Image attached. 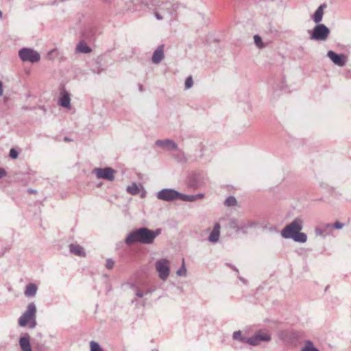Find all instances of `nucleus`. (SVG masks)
<instances>
[{"label": "nucleus", "mask_w": 351, "mask_h": 351, "mask_svg": "<svg viewBox=\"0 0 351 351\" xmlns=\"http://www.w3.org/2000/svg\"><path fill=\"white\" fill-rule=\"evenodd\" d=\"M161 229L154 230L146 227H141L131 231L125 239L126 245L130 246L134 243L151 245L154 243L156 238L161 234Z\"/></svg>", "instance_id": "nucleus-1"}, {"label": "nucleus", "mask_w": 351, "mask_h": 351, "mask_svg": "<svg viewBox=\"0 0 351 351\" xmlns=\"http://www.w3.org/2000/svg\"><path fill=\"white\" fill-rule=\"evenodd\" d=\"M326 7L327 5L326 3L321 4L312 16V19L315 23H317V25L313 27L311 32V40L315 41H326L330 35V29L324 24L320 23L323 19L324 10Z\"/></svg>", "instance_id": "nucleus-2"}, {"label": "nucleus", "mask_w": 351, "mask_h": 351, "mask_svg": "<svg viewBox=\"0 0 351 351\" xmlns=\"http://www.w3.org/2000/svg\"><path fill=\"white\" fill-rule=\"evenodd\" d=\"M152 5L155 7L154 15L158 20H162L167 16L171 18L179 8L175 0H153Z\"/></svg>", "instance_id": "nucleus-3"}, {"label": "nucleus", "mask_w": 351, "mask_h": 351, "mask_svg": "<svg viewBox=\"0 0 351 351\" xmlns=\"http://www.w3.org/2000/svg\"><path fill=\"white\" fill-rule=\"evenodd\" d=\"M18 324L21 327L28 326L32 329L36 326V306L34 302L28 304L26 310L19 318Z\"/></svg>", "instance_id": "nucleus-4"}, {"label": "nucleus", "mask_w": 351, "mask_h": 351, "mask_svg": "<svg viewBox=\"0 0 351 351\" xmlns=\"http://www.w3.org/2000/svg\"><path fill=\"white\" fill-rule=\"evenodd\" d=\"M304 219L302 216L297 217L290 223L287 224L280 232L284 239H290L295 234L301 231L303 228Z\"/></svg>", "instance_id": "nucleus-5"}, {"label": "nucleus", "mask_w": 351, "mask_h": 351, "mask_svg": "<svg viewBox=\"0 0 351 351\" xmlns=\"http://www.w3.org/2000/svg\"><path fill=\"white\" fill-rule=\"evenodd\" d=\"M155 269L158 277L165 281L170 274V261L167 258H161L155 263Z\"/></svg>", "instance_id": "nucleus-6"}, {"label": "nucleus", "mask_w": 351, "mask_h": 351, "mask_svg": "<svg viewBox=\"0 0 351 351\" xmlns=\"http://www.w3.org/2000/svg\"><path fill=\"white\" fill-rule=\"evenodd\" d=\"M19 56L23 62H38L40 59V53L32 48H22L19 51Z\"/></svg>", "instance_id": "nucleus-7"}, {"label": "nucleus", "mask_w": 351, "mask_h": 351, "mask_svg": "<svg viewBox=\"0 0 351 351\" xmlns=\"http://www.w3.org/2000/svg\"><path fill=\"white\" fill-rule=\"evenodd\" d=\"M93 173L95 174L97 178L104 179L108 181H113L115 178L114 173L116 171L109 167L105 168H95Z\"/></svg>", "instance_id": "nucleus-8"}, {"label": "nucleus", "mask_w": 351, "mask_h": 351, "mask_svg": "<svg viewBox=\"0 0 351 351\" xmlns=\"http://www.w3.org/2000/svg\"><path fill=\"white\" fill-rule=\"evenodd\" d=\"M156 197L160 200L171 202L178 199L179 192L172 189H163L158 192Z\"/></svg>", "instance_id": "nucleus-9"}, {"label": "nucleus", "mask_w": 351, "mask_h": 351, "mask_svg": "<svg viewBox=\"0 0 351 351\" xmlns=\"http://www.w3.org/2000/svg\"><path fill=\"white\" fill-rule=\"evenodd\" d=\"M327 56L331 61L338 66H343L348 61V57L343 53H336L335 51L330 50L327 52Z\"/></svg>", "instance_id": "nucleus-10"}, {"label": "nucleus", "mask_w": 351, "mask_h": 351, "mask_svg": "<svg viewBox=\"0 0 351 351\" xmlns=\"http://www.w3.org/2000/svg\"><path fill=\"white\" fill-rule=\"evenodd\" d=\"M58 104L66 109H71V95L65 89H61Z\"/></svg>", "instance_id": "nucleus-11"}, {"label": "nucleus", "mask_w": 351, "mask_h": 351, "mask_svg": "<svg viewBox=\"0 0 351 351\" xmlns=\"http://www.w3.org/2000/svg\"><path fill=\"white\" fill-rule=\"evenodd\" d=\"M155 143L156 145L167 151L178 149V145L172 140L168 138L164 140H157Z\"/></svg>", "instance_id": "nucleus-12"}, {"label": "nucleus", "mask_w": 351, "mask_h": 351, "mask_svg": "<svg viewBox=\"0 0 351 351\" xmlns=\"http://www.w3.org/2000/svg\"><path fill=\"white\" fill-rule=\"evenodd\" d=\"M332 232V223H323L315 228V234L323 237L330 235Z\"/></svg>", "instance_id": "nucleus-13"}, {"label": "nucleus", "mask_w": 351, "mask_h": 351, "mask_svg": "<svg viewBox=\"0 0 351 351\" xmlns=\"http://www.w3.org/2000/svg\"><path fill=\"white\" fill-rule=\"evenodd\" d=\"M165 58V45H159L154 51L152 57V62L154 64H159Z\"/></svg>", "instance_id": "nucleus-14"}, {"label": "nucleus", "mask_w": 351, "mask_h": 351, "mask_svg": "<svg viewBox=\"0 0 351 351\" xmlns=\"http://www.w3.org/2000/svg\"><path fill=\"white\" fill-rule=\"evenodd\" d=\"M19 343L22 351H32L30 344V336L28 333H24L20 337Z\"/></svg>", "instance_id": "nucleus-15"}, {"label": "nucleus", "mask_w": 351, "mask_h": 351, "mask_svg": "<svg viewBox=\"0 0 351 351\" xmlns=\"http://www.w3.org/2000/svg\"><path fill=\"white\" fill-rule=\"evenodd\" d=\"M220 224L219 223H215L213 230L211 231L210 235L208 237V241H210V243H215L219 241L220 236Z\"/></svg>", "instance_id": "nucleus-16"}, {"label": "nucleus", "mask_w": 351, "mask_h": 351, "mask_svg": "<svg viewBox=\"0 0 351 351\" xmlns=\"http://www.w3.org/2000/svg\"><path fill=\"white\" fill-rule=\"evenodd\" d=\"M69 251L71 254L81 256L85 257L86 252H84L83 247L77 244L71 243L69 245Z\"/></svg>", "instance_id": "nucleus-17"}, {"label": "nucleus", "mask_w": 351, "mask_h": 351, "mask_svg": "<svg viewBox=\"0 0 351 351\" xmlns=\"http://www.w3.org/2000/svg\"><path fill=\"white\" fill-rule=\"evenodd\" d=\"M38 287L36 284L29 283L26 286L24 295L27 298L34 297L37 293Z\"/></svg>", "instance_id": "nucleus-18"}, {"label": "nucleus", "mask_w": 351, "mask_h": 351, "mask_svg": "<svg viewBox=\"0 0 351 351\" xmlns=\"http://www.w3.org/2000/svg\"><path fill=\"white\" fill-rule=\"evenodd\" d=\"M202 183V178L199 175H193L189 180V185L194 189L199 188Z\"/></svg>", "instance_id": "nucleus-19"}, {"label": "nucleus", "mask_w": 351, "mask_h": 351, "mask_svg": "<svg viewBox=\"0 0 351 351\" xmlns=\"http://www.w3.org/2000/svg\"><path fill=\"white\" fill-rule=\"evenodd\" d=\"M290 239H292L295 242L303 243L307 241V235L304 232H301V231H300L292 236Z\"/></svg>", "instance_id": "nucleus-20"}, {"label": "nucleus", "mask_w": 351, "mask_h": 351, "mask_svg": "<svg viewBox=\"0 0 351 351\" xmlns=\"http://www.w3.org/2000/svg\"><path fill=\"white\" fill-rule=\"evenodd\" d=\"M91 48L88 46L85 43L80 42L76 46V51L83 53H88L91 52Z\"/></svg>", "instance_id": "nucleus-21"}, {"label": "nucleus", "mask_w": 351, "mask_h": 351, "mask_svg": "<svg viewBox=\"0 0 351 351\" xmlns=\"http://www.w3.org/2000/svg\"><path fill=\"white\" fill-rule=\"evenodd\" d=\"M255 335L259 341H269L271 339V335L267 332L259 330Z\"/></svg>", "instance_id": "nucleus-22"}, {"label": "nucleus", "mask_w": 351, "mask_h": 351, "mask_svg": "<svg viewBox=\"0 0 351 351\" xmlns=\"http://www.w3.org/2000/svg\"><path fill=\"white\" fill-rule=\"evenodd\" d=\"M228 226L231 229L235 230V231L238 233L242 232L243 233V223L239 224L237 223V221L234 219H231L229 221Z\"/></svg>", "instance_id": "nucleus-23"}, {"label": "nucleus", "mask_w": 351, "mask_h": 351, "mask_svg": "<svg viewBox=\"0 0 351 351\" xmlns=\"http://www.w3.org/2000/svg\"><path fill=\"white\" fill-rule=\"evenodd\" d=\"M241 342L245 343L253 346H258L260 343L255 334L253 337L241 339Z\"/></svg>", "instance_id": "nucleus-24"}, {"label": "nucleus", "mask_w": 351, "mask_h": 351, "mask_svg": "<svg viewBox=\"0 0 351 351\" xmlns=\"http://www.w3.org/2000/svg\"><path fill=\"white\" fill-rule=\"evenodd\" d=\"M177 152L176 154H173V157L178 162H181V163H184V162H186V160H187V158L184 153V152H182V150L179 149L178 148L177 150H176Z\"/></svg>", "instance_id": "nucleus-25"}, {"label": "nucleus", "mask_w": 351, "mask_h": 351, "mask_svg": "<svg viewBox=\"0 0 351 351\" xmlns=\"http://www.w3.org/2000/svg\"><path fill=\"white\" fill-rule=\"evenodd\" d=\"M300 351H319V350L314 346V344L311 341L307 340L304 342V345L302 347V348L300 350Z\"/></svg>", "instance_id": "nucleus-26"}, {"label": "nucleus", "mask_w": 351, "mask_h": 351, "mask_svg": "<svg viewBox=\"0 0 351 351\" xmlns=\"http://www.w3.org/2000/svg\"><path fill=\"white\" fill-rule=\"evenodd\" d=\"M178 199H180L183 202H192L195 201V197L193 195H185L179 192Z\"/></svg>", "instance_id": "nucleus-27"}, {"label": "nucleus", "mask_w": 351, "mask_h": 351, "mask_svg": "<svg viewBox=\"0 0 351 351\" xmlns=\"http://www.w3.org/2000/svg\"><path fill=\"white\" fill-rule=\"evenodd\" d=\"M256 223L253 221H247L245 223H243V233L246 234L247 232V229L254 228L256 226Z\"/></svg>", "instance_id": "nucleus-28"}, {"label": "nucleus", "mask_w": 351, "mask_h": 351, "mask_svg": "<svg viewBox=\"0 0 351 351\" xmlns=\"http://www.w3.org/2000/svg\"><path fill=\"white\" fill-rule=\"evenodd\" d=\"M237 204V201L234 196H229L224 202V205L228 207L234 206Z\"/></svg>", "instance_id": "nucleus-29"}, {"label": "nucleus", "mask_w": 351, "mask_h": 351, "mask_svg": "<svg viewBox=\"0 0 351 351\" xmlns=\"http://www.w3.org/2000/svg\"><path fill=\"white\" fill-rule=\"evenodd\" d=\"M126 191L132 195H136L139 192V188L136 183H133L127 187Z\"/></svg>", "instance_id": "nucleus-30"}, {"label": "nucleus", "mask_w": 351, "mask_h": 351, "mask_svg": "<svg viewBox=\"0 0 351 351\" xmlns=\"http://www.w3.org/2000/svg\"><path fill=\"white\" fill-rule=\"evenodd\" d=\"M254 40L255 45H256V47L258 48L263 49V48L265 47L266 45L263 43V42L262 41V38L259 35H258V34L254 35Z\"/></svg>", "instance_id": "nucleus-31"}, {"label": "nucleus", "mask_w": 351, "mask_h": 351, "mask_svg": "<svg viewBox=\"0 0 351 351\" xmlns=\"http://www.w3.org/2000/svg\"><path fill=\"white\" fill-rule=\"evenodd\" d=\"M176 274L178 276H186V268L185 266L184 260H182V263L180 268L176 271Z\"/></svg>", "instance_id": "nucleus-32"}, {"label": "nucleus", "mask_w": 351, "mask_h": 351, "mask_svg": "<svg viewBox=\"0 0 351 351\" xmlns=\"http://www.w3.org/2000/svg\"><path fill=\"white\" fill-rule=\"evenodd\" d=\"M90 351H103L99 344L95 341L90 342Z\"/></svg>", "instance_id": "nucleus-33"}, {"label": "nucleus", "mask_w": 351, "mask_h": 351, "mask_svg": "<svg viewBox=\"0 0 351 351\" xmlns=\"http://www.w3.org/2000/svg\"><path fill=\"white\" fill-rule=\"evenodd\" d=\"M9 156L12 159H16L19 156L18 151L14 148L10 149V152H9Z\"/></svg>", "instance_id": "nucleus-34"}, {"label": "nucleus", "mask_w": 351, "mask_h": 351, "mask_svg": "<svg viewBox=\"0 0 351 351\" xmlns=\"http://www.w3.org/2000/svg\"><path fill=\"white\" fill-rule=\"evenodd\" d=\"M185 88H191L193 85V80L192 76H189L185 81Z\"/></svg>", "instance_id": "nucleus-35"}, {"label": "nucleus", "mask_w": 351, "mask_h": 351, "mask_svg": "<svg viewBox=\"0 0 351 351\" xmlns=\"http://www.w3.org/2000/svg\"><path fill=\"white\" fill-rule=\"evenodd\" d=\"M345 224L343 223H341L339 221H337L335 223H332V230L334 229H341L344 227Z\"/></svg>", "instance_id": "nucleus-36"}, {"label": "nucleus", "mask_w": 351, "mask_h": 351, "mask_svg": "<svg viewBox=\"0 0 351 351\" xmlns=\"http://www.w3.org/2000/svg\"><path fill=\"white\" fill-rule=\"evenodd\" d=\"M244 338L241 336V332L240 330H237L233 332L232 339L234 340H239L241 341V339Z\"/></svg>", "instance_id": "nucleus-37"}, {"label": "nucleus", "mask_w": 351, "mask_h": 351, "mask_svg": "<svg viewBox=\"0 0 351 351\" xmlns=\"http://www.w3.org/2000/svg\"><path fill=\"white\" fill-rule=\"evenodd\" d=\"M114 261L112 258H108L106 263V267L108 269H112L114 267Z\"/></svg>", "instance_id": "nucleus-38"}, {"label": "nucleus", "mask_w": 351, "mask_h": 351, "mask_svg": "<svg viewBox=\"0 0 351 351\" xmlns=\"http://www.w3.org/2000/svg\"><path fill=\"white\" fill-rule=\"evenodd\" d=\"M134 292H135V295L138 297V298H143L144 295H145V291H141L138 287H134Z\"/></svg>", "instance_id": "nucleus-39"}, {"label": "nucleus", "mask_w": 351, "mask_h": 351, "mask_svg": "<svg viewBox=\"0 0 351 351\" xmlns=\"http://www.w3.org/2000/svg\"><path fill=\"white\" fill-rule=\"evenodd\" d=\"M156 289L155 288H149V289H147L145 291V295H152L154 291H155Z\"/></svg>", "instance_id": "nucleus-40"}, {"label": "nucleus", "mask_w": 351, "mask_h": 351, "mask_svg": "<svg viewBox=\"0 0 351 351\" xmlns=\"http://www.w3.org/2000/svg\"><path fill=\"white\" fill-rule=\"evenodd\" d=\"M7 175V172L3 168L0 167V179L5 177Z\"/></svg>", "instance_id": "nucleus-41"}, {"label": "nucleus", "mask_w": 351, "mask_h": 351, "mask_svg": "<svg viewBox=\"0 0 351 351\" xmlns=\"http://www.w3.org/2000/svg\"><path fill=\"white\" fill-rule=\"evenodd\" d=\"M194 197H195V201L198 199H202L204 197V193H198V194H196V195H193Z\"/></svg>", "instance_id": "nucleus-42"}, {"label": "nucleus", "mask_w": 351, "mask_h": 351, "mask_svg": "<svg viewBox=\"0 0 351 351\" xmlns=\"http://www.w3.org/2000/svg\"><path fill=\"white\" fill-rule=\"evenodd\" d=\"M56 51V49H52L51 51H50L48 54H47V56L49 58H51V56Z\"/></svg>", "instance_id": "nucleus-43"}, {"label": "nucleus", "mask_w": 351, "mask_h": 351, "mask_svg": "<svg viewBox=\"0 0 351 351\" xmlns=\"http://www.w3.org/2000/svg\"><path fill=\"white\" fill-rule=\"evenodd\" d=\"M64 141H70L71 140L68 137L64 138Z\"/></svg>", "instance_id": "nucleus-44"}, {"label": "nucleus", "mask_w": 351, "mask_h": 351, "mask_svg": "<svg viewBox=\"0 0 351 351\" xmlns=\"http://www.w3.org/2000/svg\"><path fill=\"white\" fill-rule=\"evenodd\" d=\"M29 192L33 193H36V191H34L33 189H29Z\"/></svg>", "instance_id": "nucleus-45"}, {"label": "nucleus", "mask_w": 351, "mask_h": 351, "mask_svg": "<svg viewBox=\"0 0 351 351\" xmlns=\"http://www.w3.org/2000/svg\"><path fill=\"white\" fill-rule=\"evenodd\" d=\"M3 89H0V96H1L3 95Z\"/></svg>", "instance_id": "nucleus-46"}, {"label": "nucleus", "mask_w": 351, "mask_h": 351, "mask_svg": "<svg viewBox=\"0 0 351 351\" xmlns=\"http://www.w3.org/2000/svg\"><path fill=\"white\" fill-rule=\"evenodd\" d=\"M2 15H3V13H2V12L0 10V18H1V17H2Z\"/></svg>", "instance_id": "nucleus-47"}, {"label": "nucleus", "mask_w": 351, "mask_h": 351, "mask_svg": "<svg viewBox=\"0 0 351 351\" xmlns=\"http://www.w3.org/2000/svg\"><path fill=\"white\" fill-rule=\"evenodd\" d=\"M0 88H2V82L0 81Z\"/></svg>", "instance_id": "nucleus-48"}]
</instances>
